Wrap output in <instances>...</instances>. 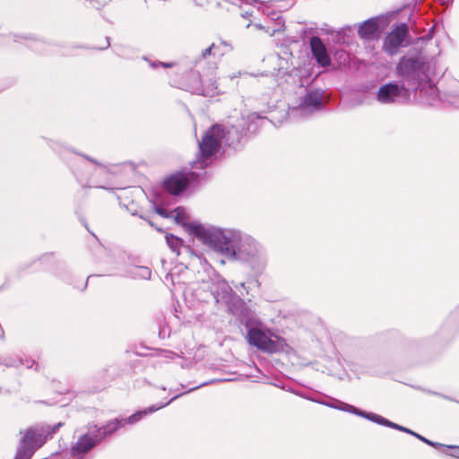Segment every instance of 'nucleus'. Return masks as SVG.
Segmentation results:
<instances>
[{"label":"nucleus","mask_w":459,"mask_h":459,"mask_svg":"<svg viewBox=\"0 0 459 459\" xmlns=\"http://www.w3.org/2000/svg\"><path fill=\"white\" fill-rule=\"evenodd\" d=\"M152 65L153 67H156V66H158V65H160V66H163V67H166V68H167V67H172V66H173V64H172V63H162V62H160V63H159V64H152Z\"/></svg>","instance_id":"obj_25"},{"label":"nucleus","mask_w":459,"mask_h":459,"mask_svg":"<svg viewBox=\"0 0 459 459\" xmlns=\"http://www.w3.org/2000/svg\"><path fill=\"white\" fill-rule=\"evenodd\" d=\"M377 22L369 19L359 25L358 34L363 39H372L377 31Z\"/></svg>","instance_id":"obj_17"},{"label":"nucleus","mask_w":459,"mask_h":459,"mask_svg":"<svg viewBox=\"0 0 459 459\" xmlns=\"http://www.w3.org/2000/svg\"><path fill=\"white\" fill-rule=\"evenodd\" d=\"M220 286L221 289V294L217 293L215 291L212 292L217 302H219L221 299H227L231 292L230 287L226 282H221L220 284Z\"/></svg>","instance_id":"obj_20"},{"label":"nucleus","mask_w":459,"mask_h":459,"mask_svg":"<svg viewBox=\"0 0 459 459\" xmlns=\"http://www.w3.org/2000/svg\"><path fill=\"white\" fill-rule=\"evenodd\" d=\"M428 445H429V446H434V447L442 446V445H441V444H439V443H435V442H432V441H430V440H429Z\"/></svg>","instance_id":"obj_32"},{"label":"nucleus","mask_w":459,"mask_h":459,"mask_svg":"<svg viewBox=\"0 0 459 459\" xmlns=\"http://www.w3.org/2000/svg\"><path fill=\"white\" fill-rule=\"evenodd\" d=\"M156 212L158 214L163 216V217H171L170 212L168 213L166 210L162 207H156Z\"/></svg>","instance_id":"obj_22"},{"label":"nucleus","mask_w":459,"mask_h":459,"mask_svg":"<svg viewBox=\"0 0 459 459\" xmlns=\"http://www.w3.org/2000/svg\"><path fill=\"white\" fill-rule=\"evenodd\" d=\"M108 46H109V41H108V39H107L106 46H105V47H103L102 48H108Z\"/></svg>","instance_id":"obj_36"},{"label":"nucleus","mask_w":459,"mask_h":459,"mask_svg":"<svg viewBox=\"0 0 459 459\" xmlns=\"http://www.w3.org/2000/svg\"><path fill=\"white\" fill-rule=\"evenodd\" d=\"M408 89L397 82L382 85L377 93V100L382 104H391L405 101L409 99Z\"/></svg>","instance_id":"obj_7"},{"label":"nucleus","mask_w":459,"mask_h":459,"mask_svg":"<svg viewBox=\"0 0 459 459\" xmlns=\"http://www.w3.org/2000/svg\"><path fill=\"white\" fill-rule=\"evenodd\" d=\"M255 28H257L258 30H263V29H264V27H263L261 24H255Z\"/></svg>","instance_id":"obj_35"},{"label":"nucleus","mask_w":459,"mask_h":459,"mask_svg":"<svg viewBox=\"0 0 459 459\" xmlns=\"http://www.w3.org/2000/svg\"><path fill=\"white\" fill-rule=\"evenodd\" d=\"M310 48L313 56L316 58L317 64L322 67H326L331 64V58L327 54L325 46L319 37L313 36L310 40Z\"/></svg>","instance_id":"obj_13"},{"label":"nucleus","mask_w":459,"mask_h":459,"mask_svg":"<svg viewBox=\"0 0 459 459\" xmlns=\"http://www.w3.org/2000/svg\"><path fill=\"white\" fill-rule=\"evenodd\" d=\"M62 426L59 422L54 426L39 425L29 428L21 439L14 459H30L35 451L51 438Z\"/></svg>","instance_id":"obj_4"},{"label":"nucleus","mask_w":459,"mask_h":459,"mask_svg":"<svg viewBox=\"0 0 459 459\" xmlns=\"http://www.w3.org/2000/svg\"><path fill=\"white\" fill-rule=\"evenodd\" d=\"M428 445H429V446H434V447L442 446V445H441V444H439V443H435V442H432V441H430V440H429Z\"/></svg>","instance_id":"obj_31"},{"label":"nucleus","mask_w":459,"mask_h":459,"mask_svg":"<svg viewBox=\"0 0 459 459\" xmlns=\"http://www.w3.org/2000/svg\"><path fill=\"white\" fill-rule=\"evenodd\" d=\"M100 440L96 436L91 437L88 434L82 436L72 446L70 456L73 459H82Z\"/></svg>","instance_id":"obj_12"},{"label":"nucleus","mask_w":459,"mask_h":459,"mask_svg":"<svg viewBox=\"0 0 459 459\" xmlns=\"http://www.w3.org/2000/svg\"><path fill=\"white\" fill-rule=\"evenodd\" d=\"M450 448H452L455 454L459 453V446H449Z\"/></svg>","instance_id":"obj_34"},{"label":"nucleus","mask_w":459,"mask_h":459,"mask_svg":"<svg viewBox=\"0 0 459 459\" xmlns=\"http://www.w3.org/2000/svg\"><path fill=\"white\" fill-rule=\"evenodd\" d=\"M166 240L168 246L171 248L173 252H176L177 254H179V248L181 247V240L174 236V235H167Z\"/></svg>","instance_id":"obj_19"},{"label":"nucleus","mask_w":459,"mask_h":459,"mask_svg":"<svg viewBox=\"0 0 459 459\" xmlns=\"http://www.w3.org/2000/svg\"><path fill=\"white\" fill-rule=\"evenodd\" d=\"M432 64L421 58L403 56L396 66L401 85L410 91L420 90V97L427 105H433L438 98L437 89L430 82Z\"/></svg>","instance_id":"obj_2"},{"label":"nucleus","mask_w":459,"mask_h":459,"mask_svg":"<svg viewBox=\"0 0 459 459\" xmlns=\"http://www.w3.org/2000/svg\"><path fill=\"white\" fill-rule=\"evenodd\" d=\"M131 273L134 278L147 280L151 278L152 271L146 266H134Z\"/></svg>","instance_id":"obj_18"},{"label":"nucleus","mask_w":459,"mask_h":459,"mask_svg":"<svg viewBox=\"0 0 459 459\" xmlns=\"http://www.w3.org/2000/svg\"><path fill=\"white\" fill-rule=\"evenodd\" d=\"M215 45L214 44H212L209 48H205L204 50H203L202 52V57L203 58H207L209 56L211 55H215V53L213 52V50L215 49Z\"/></svg>","instance_id":"obj_21"},{"label":"nucleus","mask_w":459,"mask_h":459,"mask_svg":"<svg viewBox=\"0 0 459 459\" xmlns=\"http://www.w3.org/2000/svg\"><path fill=\"white\" fill-rule=\"evenodd\" d=\"M192 229L204 239V244L238 260L253 262L262 255L256 240L239 230L199 225H193Z\"/></svg>","instance_id":"obj_1"},{"label":"nucleus","mask_w":459,"mask_h":459,"mask_svg":"<svg viewBox=\"0 0 459 459\" xmlns=\"http://www.w3.org/2000/svg\"><path fill=\"white\" fill-rule=\"evenodd\" d=\"M20 364H24V363L22 360H18V361L12 360V361L6 363V365L9 367H17Z\"/></svg>","instance_id":"obj_27"},{"label":"nucleus","mask_w":459,"mask_h":459,"mask_svg":"<svg viewBox=\"0 0 459 459\" xmlns=\"http://www.w3.org/2000/svg\"><path fill=\"white\" fill-rule=\"evenodd\" d=\"M408 33L407 25L402 23L397 25L391 32H389L384 39L383 49L388 55H394L398 48L402 46Z\"/></svg>","instance_id":"obj_10"},{"label":"nucleus","mask_w":459,"mask_h":459,"mask_svg":"<svg viewBox=\"0 0 459 459\" xmlns=\"http://www.w3.org/2000/svg\"><path fill=\"white\" fill-rule=\"evenodd\" d=\"M385 426L390 427V428H392V429H398V430H399V428H402V426L397 425V424H395V423H394V422H391V421H389V420H387V423H386V425H385Z\"/></svg>","instance_id":"obj_28"},{"label":"nucleus","mask_w":459,"mask_h":459,"mask_svg":"<svg viewBox=\"0 0 459 459\" xmlns=\"http://www.w3.org/2000/svg\"><path fill=\"white\" fill-rule=\"evenodd\" d=\"M331 406L333 408H336L338 410H341V411H348V412L367 418L369 420L374 421L380 425L385 426L387 423V420H388L380 415H377V414H375L372 412L362 411L357 409L356 407H354L351 404L345 403L336 402V403H333V404H331Z\"/></svg>","instance_id":"obj_14"},{"label":"nucleus","mask_w":459,"mask_h":459,"mask_svg":"<svg viewBox=\"0 0 459 459\" xmlns=\"http://www.w3.org/2000/svg\"><path fill=\"white\" fill-rule=\"evenodd\" d=\"M233 133H237L233 126L227 129L221 125L212 126L199 142V156L193 162L192 167L200 169L207 167L222 143L231 145L235 143L234 137L231 136Z\"/></svg>","instance_id":"obj_3"},{"label":"nucleus","mask_w":459,"mask_h":459,"mask_svg":"<svg viewBox=\"0 0 459 459\" xmlns=\"http://www.w3.org/2000/svg\"><path fill=\"white\" fill-rule=\"evenodd\" d=\"M247 338L251 345L255 346L259 350L269 353L279 352L282 351L286 346L284 339L278 336L272 338L262 330L257 328L250 329L247 332Z\"/></svg>","instance_id":"obj_6"},{"label":"nucleus","mask_w":459,"mask_h":459,"mask_svg":"<svg viewBox=\"0 0 459 459\" xmlns=\"http://www.w3.org/2000/svg\"><path fill=\"white\" fill-rule=\"evenodd\" d=\"M178 397V395H176L166 403L152 405V406H150L147 409H144L143 411H136L135 413L132 414L128 418L115 419L113 420H110L104 427L100 428L95 436L100 441L107 436H109V435H112L113 433H115L117 429L124 427L126 424H134L135 422L139 421L143 416H146L150 413H152V412L165 407L170 402H172L173 400H175Z\"/></svg>","instance_id":"obj_5"},{"label":"nucleus","mask_w":459,"mask_h":459,"mask_svg":"<svg viewBox=\"0 0 459 459\" xmlns=\"http://www.w3.org/2000/svg\"><path fill=\"white\" fill-rule=\"evenodd\" d=\"M331 406L333 408H336L338 410H341V411H348V412L367 418L369 420L374 421L380 425L385 426L387 423V420H388L380 415H377V414H375L372 412L362 411L357 409L356 407H354L351 404L345 403L336 402V403H333V404H331Z\"/></svg>","instance_id":"obj_15"},{"label":"nucleus","mask_w":459,"mask_h":459,"mask_svg":"<svg viewBox=\"0 0 459 459\" xmlns=\"http://www.w3.org/2000/svg\"><path fill=\"white\" fill-rule=\"evenodd\" d=\"M399 430L406 432V433H409L411 435H412V433H414L412 430H411V429H407L405 427H403V426H402V428H399Z\"/></svg>","instance_id":"obj_30"},{"label":"nucleus","mask_w":459,"mask_h":459,"mask_svg":"<svg viewBox=\"0 0 459 459\" xmlns=\"http://www.w3.org/2000/svg\"><path fill=\"white\" fill-rule=\"evenodd\" d=\"M322 108V93L319 91H308L297 108H293L290 115L293 117L307 116Z\"/></svg>","instance_id":"obj_8"},{"label":"nucleus","mask_w":459,"mask_h":459,"mask_svg":"<svg viewBox=\"0 0 459 459\" xmlns=\"http://www.w3.org/2000/svg\"><path fill=\"white\" fill-rule=\"evenodd\" d=\"M190 80L195 81V84H187V91L208 97H213L219 93L218 87L215 82H210L204 85L198 73H191L188 76Z\"/></svg>","instance_id":"obj_11"},{"label":"nucleus","mask_w":459,"mask_h":459,"mask_svg":"<svg viewBox=\"0 0 459 459\" xmlns=\"http://www.w3.org/2000/svg\"><path fill=\"white\" fill-rule=\"evenodd\" d=\"M412 436L416 437L417 438H419L420 440H421L422 442L428 444L429 442V439L425 438L424 437L417 434V433H412Z\"/></svg>","instance_id":"obj_29"},{"label":"nucleus","mask_w":459,"mask_h":459,"mask_svg":"<svg viewBox=\"0 0 459 459\" xmlns=\"http://www.w3.org/2000/svg\"><path fill=\"white\" fill-rule=\"evenodd\" d=\"M171 217L175 219L177 223L183 225L186 230L190 233L195 236L198 239H200L204 243V239L192 229L193 225H199L201 227H205L204 225L197 222V221H189V215L185 208L178 207L170 212Z\"/></svg>","instance_id":"obj_16"},{"label":"nucleus","mask_w":459,"mask_h":459,"mask_svg":"<svg viewBox=\"0 0 459 459\" xmlns=\"http://www.w3.org/2000/svg\"><path fill=\"white\" fill-rule=\"evenodd\" d=\"M200 175L195 171L186 174L178 172L168 178L164 181V186L170 194L177 195L180 194L187 186L191 185Z\"/></svg>","instance_id":"obj_9"},{"label":"nucleus","mask_w":459,"mask_h":459,"mask_svg":"<svg viewBox=\"0 0 459 459\" xmlns=\"http://www.w3.org/2000/svg\"><path fill=\"white\" fill-rule=\"evenodd\" d=\"M3 333H4L3 329H2V327L0 326V337H1V338H3Z\"/></svg>","instance_id":"obj_37"},{"label":"nucleus","mask_w":459,"mask_h":459,"mask_svg":"<svg viewBox=\"0 0 459 459\" xmlns=\"http://www.w3.org/2000/svg\"><path fill=\"white\" fill-rule=\"evenodd\" d=\"M191 73H192V72H190V73H188V74H186V80H185V82L182 84V87H183L185 90H186V91H187V89H186V85H187V84H195V81L190 80V79L188 78V76H189V74H190Z\"/></svg>","instance_id":"obj_23"},{"label":"nucleus","mask_w":459,"mask_h":459,"mask_svg":"<svg viewBox=\"0 0 459 459\" xmlns=\"http://www.w3.org/2000/svg\"><path fill=\"white\" fill-rule=\"evenodd\" d=\"M164 357L166 359H173L177 357V355L174 352L168 351L164 352Z\"/></svg>","instance_id":"obj_26"},{"label":"nucleus","mask_w":459,"mask_h":459,"mask_svg":"<svg viewBox=\"0 0 459 459\" xmlns=\"http://www.w3.org/2000/svg\"><path fill=\"white\" fill-rule=\"evenodd\" d=\"M166 281H170L173 285H176L178 283H180L179 281H175L173 273H168L165 277Z\"/></svg>","instance_id":"obj_24"},{"label":"nucleus","mask_w":459,"mask_h":459,"mask_svg":"<svg viewBox=\"0 0 459 459\" xmlns=\"http://www.w3.org/2000/svg\"><path fill=\"white\" fill-rule=\"evenodd\" d=\"M34 364V361H29V360H26V367L28 368H30L32 367V365Z\"/></svg>","instance_id":"obj_33"}]
</instances>
